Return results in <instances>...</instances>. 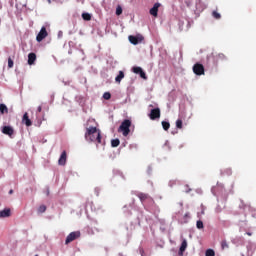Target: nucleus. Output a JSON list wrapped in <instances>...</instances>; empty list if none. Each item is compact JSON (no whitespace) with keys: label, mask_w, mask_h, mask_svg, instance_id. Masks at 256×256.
<instances>
[{"label":"nucleus","mask_w":256,"mask_h":256,"mask_svg":"<svg viewBox=\"0 0 256 256\" xmlns=\"http://www.w3.org/2000/svg\"><path fill=\"white\" fill-rule=\"evenodd\" d=\"M67 163V151H63L58 160V165L64 166Z\"/></svg>","instance_id":"obj_10"},{"label":"nucleus","mask_w":256,"mask_h":256,"mask_svg":"<svg viewBox=\"0 0 256 256\" xmlns=\"http://www.w3.org/2000/svg\"><path fill=\"white\" fill-rule=\"evenodd\" d=\"M103 99H105L106 101H109V99H111V93L105 92L103 94Z\"/></svg>","instance_id":"obj_30"},{"label":"nucleus","mask_w":256,"mask_h":256,"mask_svg":"<svg viewBox=\"0 0 256 256\" xmlns=\"http://www.w3.org/2000/svg\"><path fill=\"white\" fill-rule=\"evenodd\" d=\"M162 127H163L164 131H169L171 124L167 121H162Z\"/></svg>","instance_id":"obj_19"},{"label":"nucleus","mask_w":256,"mask_h":256,"mask_svg":"<svg viewBox=\"0 0 256 256\" xmlns=\"http://www.w3.org/2000/svg\"><path fill=\"white\" fill-rule=\"evenodd\" d=\"M13 65H14L13 59H11V57H9L8 58V69H13Z\"/></svg>","instance_id":"obj_29"},{"label":"nucleus","mask_w":256,"mask_h":256,"mask_svg":"<svg viewBox=\"0 0 256 256\" xmlns=\"http://www.w3.org/2000/svg\"><path fill=\"white\" fill-rule=\"evenodd\" d=\"M212 16L214 17V19H221V14H219V12L217 11H213Z\"/></svg>","instance_id":"obj_27"},{"label":"nucleus","mask_w":256,"mask_h":256,"mask_svg":"<svg viewBox=\"0 0 256 256\" xmlns=\"http://www.w3.org/2000/svg\"><path fill=\"white\" fill-rule=\"evenodd\" d=\"M0 113L1 115H5V113H9V108H7V105L0 104Z\"/></svg>","instance_id":"obj_17"},{"label":"nucleus","mask_w":256,"mask_h":256,"mask_svg":"<svg viewBox=\"0 0 256 256\" xmlns=\"http://www.w3.org/2000/svg\"><path fill=\"white\" fill-rule=\"evenodd\" d=\"M149 117L151 121H155V119H160L161 118V109L159 108H154L150 111Z\"/></svg>","instance_id":"obj_6"},{"label":"nucleus","mask_w":256,"mask_h":256,"mask_svg":"<svg viewBox=\"0 0 256 256\" xmlns=\"http://www.w3.org/2000/svg\"><path fill=\"white\" fill-rule=\"evenodd\" d=\"M132 70H133V73H135L136 75H140L142 79H147V74H145V71H143L142 67L136 66V67H133Z\"/></svg>","instance_id":"obj_7"},{"label":"nucleus","mask_w":256,"mask_h":256,"mask_svg":"<svg viewBox=\"0 0 256 256\" xmlns=\"http://www.w3.org/2000/svg\"><path fill=\"white\" fill-rule=\"evenodd\" d=\"M205 256H215V250L213 249L206 250Z\"/></svg>","instance_id":"obj_25"},{"label":"nucleus","mask_w":256,"mask_h":256,"mask_svg":"<svg viewBox=\"0 0 256 256\" xmlns=\"http://www.w3.org/2000/svg\"><path fill=\"white\" fill-rule=\"evenodd\" d=\"M196 227H197V229H203V221H201V220H198L197 222H196Z\"/></svg>","instance_id":"obj_31"},{"label":"nucleus","mask_w":256,"mask_h":256,"mask_svg":"<svg viewBox=\"0 0 256 256\" xmlns=\"http://www.w3.org/2000/svg\"><path fill=\"white\" fill-rule=\"evenodd\" d=\"M185 217H189V213L185 214Z\"/></svg>","instance_id":"obj_35"},{"label":"nucleus","mask_w":256,"mask_h":256,"mask_svg":"<svg viewBox=\"0 0 256 256\" xmlns=\"http://www.w3.org/2000/svg\"><path fill=\"white\" fill-rule=\"evenodd\" d=\"M123 14V8L121 7V5H118L116 7V15L119 16V15H122Z\"/></svg>","instance_id":"obj_22"},{"label":"nucleus","mask_w":256,"mask_h":256,"mask_svg":"<svg viewBox=\"0 0 256 256\" xmlns=\"http://www.w3.org/2000/svg\"><path fill=\"white\" fill-rule=\"evenodd\" d=\"M48 35L49 33L47 32V28L43 26L38 35L36 36V41H38V43H41V41H43V39H45Z\"/></svg>","instance_id":"obj_5"},{"label":"nucleus","mask_w":256,"mask_h":256,"mask_svg":"<svg viewBox=\"0 0 256 256\" xmlns=\"http://www.w3.org/2000/svg\"><path fill=\"white\" fill-rule=\"evenodd\" d=\"M37 61V55L35 53L28 54V65H33Z\"/></svg>","instance_id":"obj_14"},{"label":"nucleus","mask_w":256,"mask_h":256,"mask_svg":"<svg viewBox=\"0 0 256 256\" xmlns=\"http://www.w3.org/2000/svg\"><path fill=\"white\" fill-rule=\"evenodd\" d=\"M192 69L195 75H198V76L205 75V66H203V64L201 63L194 64Z\"/></svg>","instance_id":"obj_3"},{"label":"nucleus","mask_w":256,"mask_h":256,"mask_svg":"<svg viewBox=\"0 0 256 256\" xmlns=\"http://www.w3.org/2000/svg\"><path fill=\"white\" fill-rule=\"evenodd\" d=\"M45 211H47V206L46 205H41L38 208V213H45Z\"/></svg>","instance_id":"obj_26"},{"label":"nucleus","mask_w":256,"mask_h":256,"mask_svg":"<svg viewBox=\"0 0 256 256\" xmlns=\"http://www.w3.org/2000/svg\"><path fill=\"white\" fill-rule=\"evenodd\" d=\"M187 249V240H183L180 246V253L183 254L185 253V250Z\"/></svg>","instance_id":"obj_18"},{"label":"nucleus","mask_w":256,"mask_h":256,"mask_svg":"<svg viewBox=\"0 0 256 256\" xmlns=\"http://www.w3.org/2000/svg\"><path fill=\"white\" fill-rule=\"evenodd\" d=\"M246 235H248L249 237H251V235H253L251 232H247Z\"/></svg>","instance_id":"obj_33"},{"label":"nucleus","mask_w":256,"mask_h":256,"mask_svg":"<svg viewBox=\"0 0 256 256\" xmlns=\"http://www.w3.org/2000/svg\"><path fill=\"white\" fill-rule=\"evenodd\" d=\"M11 215V209L5 208L4 210L0 211V219H5Z\"/></svg>","instance_id":"obj_13"},{"label":"nucleus","mask_w":256,"mask_h":256,"mask_svg":"<svg viewBox=\"0 0 256 256\" xmlns=\"http://www.w3.org/2000/svg\"><path fill=\"white\" fill-rule=\"evenodd\" d=\"M131 120L125 119L120 127L118 128V133H122L123 137H127L131 133Z\"/></svg>","instance_id":"obj_2"},{"label":"nucleus","mask_w":256,"mask_h":256,"mask_svg":"<svg viewBox=\"0 0 256 256\" xmlns=\"http://www.w3.org/2000/svg\"><path fill=\"white\" fill-rule=\"evenodd\" d=\"M48 3H51V0H48Z\"/></svg>","instance_id":"obj_36"},{"label":"nucleus","mask_w":256,"mask_h":256,"mask_svg":"<svg viewBox=\"0 0 256 256\" xmlns=\"http://www.w3.org/2000/svg\"><path fill=\"white\" fill-rule=\"evenodd\" d=\"M41 111H43V107L39 106V107L37 108V112H38V113H41Z\"/></svg>","instance_id":"obj_32"},{"label":"nucleus","mask_w":256,"mask_h":256,"mask_svg":"<svg viewBox=\"0 0 256 256\" xmlns=\"http://www.w3.org/2000/svg\"><path fill=\"white\" fill-rule=\"evenodd\" d=\"M138 199H140V201L144 203V201H147V199H149V194L139 193Z\"/></svg>","instance_id":"obj_16"},{"label":"nucleus","mask_w":256,"mask_h":256,"mask_svg":"<svg viewBox=\"0 0 256 256\" xmlns=\"http://www.w3.org/2000/svg\"><path fill=\"white\" fill-rule=\"evenodd\" d=\"M79 237H81V232H79V231L71 232L66 237L65 245H69V243H72V241H75V239H79Z\"/></svg>","instance_id":"obj_4"},{"label":"nucleus","mask_w":256,"mask_h":256,"mask_svg":"<svg viewBox=\"0 0 256 256\" xmlns=\"http://www.w3.org/2000/svg\"><path fill=\"white\" fill-rule=\"evenodd\" d=\"M216 57L219 61H223L224 59H227V57L223 53L218 54Z\"/></svg>","instance_id":"obj_28"},{"label":"nucleus","mask_w":256,"mask_h":256,"mask_svg":"<svg viewBox=\"0 0 256 256\" xmlns=\"http://www.w3.org/2000/svg\"><path fill=\"white\" fill-rule=\"evenodd\" d=\"M150 107H153V105H150Z\"/></svg>","instance_id":"obj_38"},{"label":"nucleus","mask_w":256,"mask_h":256,"mask_svg":"<svg viewBox=\"0 0 256 256\" xmlns=\"http://www.w3.org/2000/svg\"><path fill=\"white\" fill-rule=\"evenodd\" d=\"M130 43H132V45H139V43H141V41H143V37H137V36H129L128 37Z\"/></svg>","instance_id":"obj_9"},{"label":"nucleus","mask_w":256,"mask_h":256,"mask_svg":"<svg viewBox=\"0 0 256 256\" xmlns=\"http://www.w3.org/2000/svg\"><path fill=\"white\" fill-rule=\"evenodd\" d=\"M82 19H84V21H91V14L83 13L82 14Z\"/></svg>","instance_id":"obj_21"},{"label":"nucleus","mask_w":256,"mask_h":256,"mask_svg":"<svg viewBox=\"0 0 256 256\" xmlns=\"http://www.w3.org/2000/svg\"><path fill=\"white\" fill-rule=\"evenodd\" d=\"M125 79V72L119 71V74L116 76L115 81L119 84Z\"/></svg>","instance_id":"obj_15"},{"label":"nucleus","mask_w":256,"mask_h":256,"mask_svg":"<svg viewBox=\"0 0 256 256\" xmlns=\"http://www.w3.org/2000/svg\"><path fill=\"white\" fill-rule=\"evenodd\" d=\"M35 256H39V254H36Z\"/></svg>","instance_id":"obj_37"},{"label":"nucleus","mask_w":256,"mask_h":256,"mask_svg":"<svg viewBox=\"0 0 256 256\" xmlns=\"http://www.w3.org/2000/svg\"><path fill=\"white\" fill-rule=\"evenodd\" d=\"M22 123H24L26 127H31V125H33V122L29 119V114L27 112L23 115Z\"/></svg>","instance_id":"obj_12"},{"label":"nucleus","mask_w":256,"mask_h":256,"mask_svg":"<svg viewBox=\"0 0 256 256\" xmlns=\"http://www.w3.org/2000/svg\"><path fill=\"white\" fill-rule=\"evenodd\" d=\"M221 249H223V250L229 249V244L227 243L226 240L221 242Z\"/></svg>","instance_id":"obj_24"},{"label":"nucleus","mask_w":256,"mask_h":256,"mask_svg":"<svg viewBox=\"0 0 256 256\" xmlns=\"http://www.w3.org/2000/svg\"><path fill=\"white\" fill-rule=\"evenodd\" d=\"M9 195H13V190H10V191H9Z\"/></svg>","instance_id":"obj_34"},{"label":"nucleus","mask_w":256,"mask_h":256,"mask_svg":"<svg viewBox=\"0 0 256 256\" xmlns=\"http://www.w3.org/2000/svg\"><path fill=\"white\" fill-rule=\"evenodd\" d=\"M159 7H161L160 3H155L154 6L150 9V15L153 17H157L159 13Z\"/></svg>","instance_id":"obj_11"},{"label":"nucleus","mask_w":256,"mask_h":256,"mask_svg":"<svg viewBox=\"0 0 256 256\" xmlns=\"http://www.w3.org/2000/svg\"><path fill=\"white\" fill-rule=\"evenodd\" d=\"M85 139L88 143H96V146L105 145L103 138L101 137V130L97 129L95 126H90L86 128Z\"/></svg>","instance_id":"obj_1"},{"label":"nucleus","mask_w":256,"mask_h":256,"mask_svg":"<svg viewBox=\"0 0 256 256\" xmlns=\"http://www.w3.org/2000/svg\"><path fill=\"white\" fill-rule=\"evenodd\" d=\"M176 127H177V129H183V120L178 119L176 121Z\"/></svg>","instance_id":"obj_23"},{"label":"nucleus","mask_w":256,"mask_h":256,"mask_svg":"<svg viewBox=\"0 0 256 256\" xmlns=\"http://www.w3.org/2000/svg\"><path fill=\"white\" fill-rule=\"evenodd\" d=\"M120 144H121V141L119 139H113L111 141L112 147H119Z\"/></svg>","instance_id":"obj_20"},{"label":"nucleus","mask_w":256,"mask_h":256,"mask_svg":"<svg viewBox=\"0 0 256 256\" xmlns=\"http://www.w3.org/2000/svg\"><path fill=\"white\" fill-rule=\"evenodd\" d=\"M2 133L4 135H8L9 137H13V135L15 134V130L11 126H3Z\"/></svg>","instance_id":"obj_8"}]
</instances>
